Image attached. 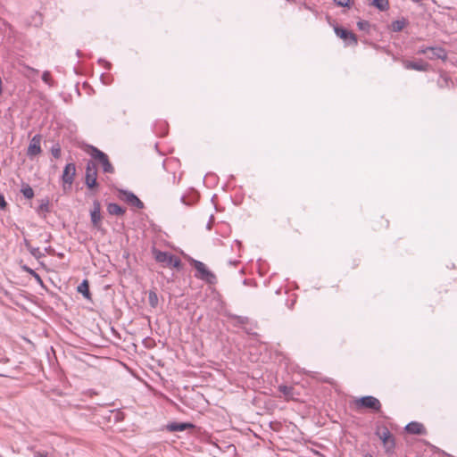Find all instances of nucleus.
<instances>
[{
    "label": "nucleus",
    "instance_id": "obj_1",
    "mask_svg": "<svg viewBox=\"0 0 457 457\" xmlns=\"http://www.w3.org/2000/svg\"><path fill=\"white\" fill-rule=\"evenodd\" d=\"M87 151L91 155V157L102 166L103 171L104 173H114V167L111 163L109 157L105 153L94 145H87Z\"/></svg>",
    "mask_w": 457,
    "mask_h": 457
},
{
    "label": "nucleus",
    "instance_id": "obj_2",
    "mask_svg": "<svg viewBox=\"0 0 457 457\" xmlns=\"http://www.w3.org/2000/svg\"><path fill=\"white\" fill-rule=\"evenodd\" d=\"M190 263L196 270V278L204 280L209 284H214L216 282L217 278L215 274L209 270L204 262L191 259Z\"/></svg>",
    "mask_w": 457,
    "mask_h": 457
},
{
    "label": "nucleus",
    "instance_id": "obj_3",
    "mask_svg": "<svg viewBox=\"0 0 457 457\" xmlns=\"http://www.w3.org/2000/svg\"><path fill=\"white\" fill-rule=\"evenodd\" d=\"M354 405L357 410L369 409L375 412H379L382 407L380 401L372 395L355 399Z\"/></svg>",
    "mask_w": 457,
    "mask_h": 457
},
{
    "label": "nucleus",
    "instance_id": "obj_4",
    "mask_svg": "<svg viewBox=\"0 0 457 457\" xmlns=\"http://www.w3.org/2000/svg\"><path fill=\"white\" fill-rule=\"evenodd\" d=\"M154 253L157 262L165 263L167 266L173 267L178 270L181 269V260L178 256L168 252H162L156 249L154 250Z\"/></svg>",
    "mask_w": 457,
    "mask_h": 457
},
{
    "label": "nucleus",
    "instance_id": "obj_5",
    "mask_svg": "<svg viewBox=\"0 0 457 457\" xmlns=\"http://www.w3.org/2000/svg\"><path fill=\"white\" fill-rule=\"evenodd\" d=\"M376 435L382 441L385 452L386 453H393L395 449V439L386 427L378 428L376 431Z\"/></svg>",
    "mask_w": 457,
    "mask_h": 457
},
{
    "label": "nucleus",
    "instance_id": "obj_6",
    "mask_svg": "<svg viewBox=\"0 0 457 457\" xmlns=\"http://www.w3.org/2000/svg\"><path fill=\"white\" fill-rule=\"evenodd\" d=\"M85 184L89 189L97 188V167L93 161H88L86 167Z\"/></svg>",
    "mask_w": 457,
    "mask_h": 457
},
{
    "label": "nucleus",
    "instance_id": "obj_7",
    "mask_svg": "<svg viewBox=\"0 0 457 457\" xmlns=\"http://www.w3.org/2000/svg\"><path fill=\"white\" fill-rule=\"evenodd\" d=\"M76 175V165L73 162L67 163L63 169L62 180L63 182V190L67 191L71 188Z\"/></svg>",
    "mask_w": 457,
    "mask_h": 457
},
{
    "label": "nucleus",
    "instance_id": "obj_8",
    "mask_svg": "<svg viewBox=\"0 0 457 457\" xmlns=\"http://www.w3.org/2000/svg\"><path fill=\"white\" fill-rule=\"evenodd\" d=\"M334 31L336 35L345 40L347 45L356 46L358 44L357 37L352 31L339 26L335 27Z\"/></svg>",
    "mask_w": 457,
    "mask_h": 457
},
{
    "label": "nucleus",
    "instance_id": "obj_9",
    "mask_svg": "<svg viewBox=\"0 0 457 457\" xmlns=\"http://www.w3.org/2000/svg\"><path fill=\"white\" fill-rule=\"evenodd\" d=\"M402 64L406 70H414L417 71H428L430 68V64L421 59L419 61L403 59Z\"/></svg>",
    "mask_w": 457,
    "mask_h": 457
},
{
    "label": "nucleus",
    "instance_id": "obj_10",
    "mask_svg": "<svg viewBox=\"0 0 457 457\" xmlns=\"http://www.w3.org/2000/svg\"><path fill=\"white\" fill-rule=\"evenodd\" d=\"M120 198L126 201L128 204L132 206L137 207V209L144 208V203L132 192L127 190H120Z\"/></svg>",
    "mask_w": 457,
    "mask_h": 457
},
{
    "label": "nucleus",
    "instance_id": "obj_11",
    "mask_svg": "<svg viewBox=\"0 0 457 457\" xmlns=\"http://www.w3.org/2000/svg\"><path fill=\"white\" fill-rule=\"evenodd\" d=\"M41 138H42L41 135H39V134L35 135L31 138L29 147H28V150H27V155L30 159L37 156V154H39L42 152L41 146H40Z\"/></svg>",
    "mask_w": 457,
    "mask_h": 457
},
{
    "label": "nucleus",
    "instance_id": "obj_12",
    "mask_svg": "<svg viewBox=\"0 0 457 457\" xmlns=\"http://www.w3.org/2000/svg\"><path fill=\"white\" fill-rule=\"evenodd\" d=\"M91 222L93 226L99 228L101 226L102 215H101V204L100 202L95 200L93 202V209L90 212Z\"/></svg>",
    "mask_w": 457,
    "mask_h": 457
},
{
    "label": "nucleus",
    "instance_id": "obj_13",
    "mask_svg": "<svg viewBox=\"0 0 457 457\" xmlns=\"http://www.w3.org/2000/svg\"><path fill=\"white\" fill-rule=\"evenodd\" d=\"M430 49L428 58L429 60H436L440 59L442 61H446L448 58L447 51L441 46H429Z\"/></svg>",
    "mask_w": 457,
    "mask_h": 457
},
{
    "label": "nucleus",
    "instance_id": "obj_14",
    "mask_svg": "<svg viewBox=\"0 0 457 457\" xmlns=\"http://www.w3.org/2000/svg\"><path fill=\"white\" fill-rule=\"evenodd\" d=\"M405 431L411 435H426L427 429L422 423L411 421L405 426Z\"/></svg>",
    "mask_w": 457,
    "mask_h": 457
},
{
    "label": "nucleus",
    "instance_id": "obj_15",
    "mask_svg": "<svg viewBox=\"0 0 457 457\" xmlns=\"http://www.w3.org/2000/svg\"><path fill=\"white\" fill-rule=\"evenodd\" d=\"M194 428L195 425L190 422H170L166 426L167 430L170 432L184 431Z\"/></svg>",
    "mask_w": 457,
    "mask_h": 457
},
{
    "label": "nucleus",
    "instance_id": "obj_16",
    "mask_svg": "<svg viewBox=\"0 0 457 457\" xmlns=\"http://www.w3.org/2000/svg\"><path fill=\"white\" fill-rule=\"evenodd\" d=\"M278 391L284 395L286 400H295V388L291 386L280 385L278 386Z\"/></svg>",
    "mask_w": 457,
    "mask_h": 457
},
{
    "label": "nucleus",
    "instance_id": "obj_17",
    "mask_svg": "<svg viewBox=\"0 0 457 457\" xmlns=\"http://www.w3.org/2000/svg\"><path fill=\"white\" fill-rule=\"evenodd\" d=\"M107 212L110 215L122 216L126 209L115 203H110L107 205Z\"/></svg>",
    "mask_w": 457,
    "mask_h": 457
},
{
    "label": "nucleus",
    "instance_id": "obj_18",
    "mask_svg": "<svg viewBox=\"0 0 457 457\" xmlns=\"http://www.w3.org/2000/svg\"><path fill=\"white\" fill-rule=\"evenodd\" d=\"M78 292L80 293L86 299L91 300L92 295L89 291V282L87 279H84L77 288Z\"/></svg>",
    "mask_w": 457,
    "mask_h": 457
},
{
    "label": "nucleus",
    "instance_id": "obj_19",
    "mask_svg": "<svg viewBox=\"0 0 457 457\" xmlns=\"http://www.w3.org/2000/svg\"><path fill=\"white\" fill-rule=\"evenodd\" d=\"M407 21L405 19L394 21L390 25V29L394 32L402 31L406 26Z\"/></svg>",
    "mask_w": 457,
    "mask_h": 457
},
{
    "label": "nucleus",
    "instance_id": "obj_20",
    "mask_svg": "<svg viewBox=\"0 0 457 457\" xmlns=\"http://www.w3.org/2000/svg\"><path fill=\"white\" fill-rule=\"evenodd\" d=\"M21 192L23 196L27 199H32L34 197L33 188L27 183L21 185Z\"/></svg>",
    "mask_w": 457,
    "mask_h": 457
},
{
    "label": "nucleus",
    "instance_id": "obj_21",
    "mask_svg": "<svg viewBox=\"0 0 457 457\" xmlns=\"http://www.w3.org/2000/svg\"><path fill=\"white\" fill-rule=\"evenodd\" d=\"M371 4L379 11H386L389 7L388 0H371Z\"/></svg>",
    "mask_w": 457,
    "mask_h": 457
},
{
    "label": "nucleus",
    "instance_id": "obj_22",
    "mask_svg": "<svg viewBox=\"0 0 457 457\" xmlns=\"http://www.w3.org/2000/svg\"><path fill=\"white\" fill-rule=\"evenodd\" d=\"M49 199L48 197H45L43 199L40 200V204L39 206L37 207V212L38 213H46V212H50V208H49Z\"/></svg>",
    "mask_w": 457,
    "mask_h": 457
},
{
    "label": "nucleus",
    "instance_id": "obj_23",
    "mask_svg": "<svg viewBox=\"0 0 457 457\" xmlns=\"http://www.w3.org/2000/svg\"><path fill=\"white\" fill-rule=\"evenodd\" d=\"M229 318L235 320L236 324L245 325L249 322V319L245 316H239L236 314L229 315Z\"/></svg>",
    "mask_w": 457,
    "mask_h": 457
},
{
    "label": "nucleus",
    "instance_id": "obj_24",
    "mask_svg": "<svg viewBox=\"0 0 457 457\" xmlns=\"http://www.w3.org/2000/svg\"><path fill=\"white\" fill-rule=\"evenodd\" d=\"M148 302H149L150 306L153 307V308L156 307L157 304H158L157 294L154 291H153V290L149 291Z\"/></svg>",
    "mask_w": 457,
    "mask_h": 457
},
{
    "label": "nucleus",
    "instance_id": "obj_25",
    "mask_svg": "<svg viewBox=\"0 0 457 457\" xmlns=\"http://www.w3.org/2000/svg\"><path fill=\"white\" fill-rule=\"evenodd\" d=\"M42 80L50 87L54 86V79L52 78L50 71H48L43 72Z\"/></svg>",
    "mask_w": 457,
    "mask_h": 457
},
{
    "label": "nucleus",
    "instance_id": "obj_26",
    "mask_svg": "<svg viewBox=\"0 0 457 457\" xmlns=\"http://www.w3.org/2000/svg\"><path fill=\"white\" fill-rule=\"evenodd\" d=\"M20 65H21L28 72H24V76L26 77H29L30 76V73L31 74H34V75H37L39 73V71L37 70V69H34L25 63H20Z\"/></svg>",
    "mask_w": 457,
    "mask_h": 457
},
{
    "label": "nucleus",
    "instance_id": "obj_27",
    "mask_svg": "<svg viewBox=\"0 0 457 457\" xmlns=\"http://www.w3.org/2000/svg\"><path fill=\"white\" fill-rule=\"evenodd\" d=\"M61 153H62V150H61V146L60 145L57 143V144H54L52 147H51V154L55 158V159H58L61 157Z\"/></svg>",
    "mask_w": 457,
    "mask_h": 457
},
{
    "label": "nucleus",
    "instance_id": "obj_28",
    "mask_svg": "<svg viewBox=\"0 0 457 457\" xmlns=\"http://www.w3.org/2000/svg\"><path fill=\"white\" fill-rule=\"evenodd\" d=\"M357 27L360 30L368 32L370 28V23L368 21H359L357 22Z\"/></svg>",
    "mask_w": 457,
    "mask_h": 457
},
{
    "label": "nucleus",
    "instance_id": "obj_29",
    "mask_svg": "<svg viewBox=\"0 0 457 457\" xmlns=\"http://www.w3.org/2000/svg\"><path fill=\"white\" fill-rule=\"evenodd\" d=\"M334 3L337 5V6H341V7H351L352 4H353V0H334Z\"/></svg>",
    "mask_w": 457,
    "mask_h": 457
},
{
    "label": "nucleus",
    "instance_id": "obj_30",
    "mask_svg": "<svg viewBox=\"0 0 457 457\" xmlns=\"http://www.w3.org/2000/svg\"><path fill=\"white\" fill-rule=\"evenodd\" d=\"M22 270L32 275L38 282L42 283L40 276L35 270L26 265L22 266Z\"/></svg>",
    "mask_w": 457,
    "mask_h": 457
},
{
    "label": "nucleus",
    "instance_id": "obj_31",
    "mask_svg": "<svg viewBox=\"0 0 457 457\" xmlns=\"http://www.w3.org/2000/svg\"><path fill=\"white\" fill-rule=\"evenodd\" d=\"M29 252L34 256L36 259L41 258L44 254L41 253L38 247H31Z\"/></svg>",
    "mask_w": 457,
    "mask_h": 457
},
{
    "label": "nucleus",
    "instance_id": "obj_32",
    "mask_svg": "<svg viewBox=\"0 0 457 457\" xmlns=\"http://www.w3.org/2000/svg\"><path fill=\"white\" fill-rule=\"evenodd\" d=\"M7 207V203L4 199V196L3 194L0 193V209L1 210H5Z\"/></svg>",
    "mask_w": 457,
    "mask_h": 457
},
{
    "label": "nucleus",
    "instance_id": "obj_33",
    "mask_svg": "<svg viewBox=\"0 0 457 457\" xmlns=\"http://www.w3.org/2000/svg\"><path fill=\"white\" fill-rule=\"evenodd\" d=\"M429 46H427V47H420L417 54H428L430 49H428Z\"/></svg>",
    "mask_w": 457,
    "mask_h": 457
},
{
    "label": "nucleus",
    "instance_id": "obj_34",
    "mask_svg": "<svg viewBox=\"0 0 457 457\" xmlns=\"http://www.w3.org/2000/svg\"><path fill=\"white\" fill-rule=\"evenodd\" d=\"M380 223L381 228H387L389 226V221L387 220H384L383 218H381Z\"/></svg>",
    "mask_w": 457,
    "mask_h": 457
},
{
    "label": "nucleus",
    "instance_id": "obj_35",
    "mask_svg": "<svg viewBox=\"0 0 457 457\" xmlns=\"http://www.w3.org/2000/svg\"><path fill=\"white\" fill-rule=\"evenodd\" d=\"M99 62L104 63L105 69H107V70L111 69V67H112L111 62L104 61V60H100Z\"/></svg>",
    "mask_w": 457,
    "mask_h": 457
},
{
    "label": "nucleus",
    "instance_id": "obj_36",
    "mask_svg": "<svg viewBox=\"0 0 457 457\" xmlns=\"http://www.w3.org/2000/svg\"><path fill=\"white\" fill-rule=\"evenodd\" d=\"M24 245H25V246H26L28 251L32 247V245H30L29 241L28 239H26V238L24 239Z\"/></svg>",
    "mask_w": 457,
    "mask_h": 457
},
{
    "label": "nucleus",
    "instance_id": "obj_37",
    "mask_svg": "<svg viewBox=\"0 0 457 457\" xmlns=\"http://www.w3.org/2000/svg\"><path fill=\"white\" fill-rule=\"evenodd\" d=\"M170 178H171V179H172V182L174 183V182H175V179H176V178H175V175H174V174H173V175H171V176H170Z\"/></svg>",
    "mask_w": 457,
    "mask_h": 457
},
{
    "label": "nucleus",
    "instance_id": "obj_38",
    "mask_svg": "<svg viewBox=\"0 0 457 457\" xmlns=\"http://www.w3.org/2000/svg\"><path fill=\"white\" fill-rule=\"evenodd\" d=\"M364 457H373L370 453H366Z\"/></svg>",
    "mask_w": 457,
    "mask_h": 457
}]
</instances>
